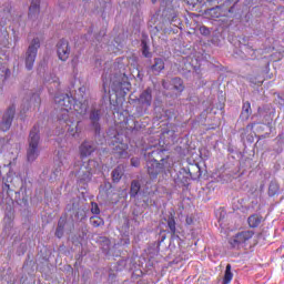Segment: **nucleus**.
<instances>
[{
  "label": "nucleus",
  "instance_id": "nucleus-1",
  "mask_svg": "<svg viewBox=\"0 0 284 284\" xmlns=\"http://www.w3.org/2000/svg\"><path fill=\"white\" fill-rule=\"evenodd\" d=\"M54 101L60 109L58 121L68 125V134L70 136H79V134H81L79 121L74 123L71 119H74L77 114H80L81 116L85 115L88 112V105L77 102V100L69 94L55 95Z\"/></svg>",
  "mask_w": 284,
  "mask_h": 284
},
{
  "label": "nucleus",
  "instance_id": "nucleus-2",
  "mask_svg": "<svg viewBox=\"0 0 284 284\" xmlns=\"http://www.w3.org/2000/svg\"><path fill=\"white\" fill-rule=\"evenodd\" d=\"M39 125L36 124L31 129L29 133L28 143L29 146L27 149V160L32 163V161H37L39 159V154L41 151L39 150V143H41V133Z\"/></svg>",
  "mask_w": 284,
  "mask_h": 284
},
{
  "label": "nucleus",
  "instance_id": "nucleus-3",
  "mask_svg": "<svg viewBox=\"0 0 284 284\" xmlns=\"http://www.w3.org/2000/svg\"><path fill=\"white\" fill-rule=\"evenodd\" d=\"M235 3H239V0H226V4L210 9L209 14L212 17V19H221V17H227V14L232 12Z\"/></svg>",
  "mask_w": 284,
  "mask_h": 284
},
{
  "label": "nucleus",
  "instance_id": "nucleus-4",
  "mask_svg": "<svg viewBox=\"0 0 284 284\" xmlns=\"http://www.w3.org/2000/svg\"><path fill=\"white\" fill-rule=\"evenodd\" d=\"M91 165H92V161L83 162L80 165V169L77 172L79 185H88V183L92 181V174H94V171L92 170Z\"/></svg>",
  "mask_w": 284,
  "mask_h": 284
},
{
  "label": "nucleus",
  "instance_id": "nucleus-5",
  "mask_svg": "<svg viewBox=\"0 0 284 284\" xmlns=\"http://www.w3.org/2000/svg\"><path fill=\"white\" fill-rule=\"evenodd\" d=\"M39 48H41V41L39 40V38H34L27 50V55H26L27 70H32V68H34V61H37V52H39Z\"/></svg>",
  "mask_w": 284,
  "mask_h": 284
},
{
  "label": "nucleus",
  "instance_id": "nucleus-6",
  "mask_svg": "<svg viewBox=\"0 0 284 284\" xmlns=\"http://www.w3.org/2000/svg\"><path fill=\"white\" fill-rule=\"evenodd\" d=\"M120 136L121 135L118 134L113 138L112 153L115 154L118 159H124V156H128V144L123 143Z\"/></svg>",
  "mask_w": 284,
  "mask_h": 284
},
{
  "label": "nucleus",
  "instance_id": "nucleus-7",
  "mask_svg": "<svg viewBox=\"0 0 284 284\" xmlns=\"http://www.w3.org/2000/svg\"><path fill=\"white\" fill-rule=\"evenodd\" d=\"M171 165L158 161H146V170L151 179H156L163 170H170Z\"/></svg>",
  "mask_w": 284,
  "mask_h": 284
},
{
  "label": "nucleus",
  "instance_id": "nucleus-8",
  "mask_svg": "<svg viewBox=\"0 0 284 284\" xmlns=\"http://www.w3.org/2000/svg\"><path fill=\"white\" fill-rule=\"evenodd\" d=\"M252 236H254L253 231H242L235 234V236H233L229 243L231 247L239 248L241 245H243V243H247Z\"/></svg>",
  "mask_w": 284,
  "mask_h": 284
},
{
  "label": "nucleus",
  "instance_id": "nucleus-9",
  "mask_svg": "<svg viewBox=\"0 0 284 284\" xmlns=\"http://www.w3.org/2000/svg\"><path fill=\"white\" fill-rule=\"evenodd\" d=\"M163 154H165V150L161 149L159 146H154L153 150L151 152H148L144 154V158L146 159V161H156L159 163H164L168 164V159H170V156H163Z\"/></svg>",
  "mask_w": 284,
  "mask_h": 284
},
{
  "label": "nucleus",
  "instance_id": "nucleus-10",
  "mask_svg": "<svg viewBox=\"0 0 284 284\" xmlns=\"http://www.w3.org/2000/svg\"><path fill=\"white\" fill-rule=\"evenodd\" d=\"M16 108L14 105H11L7 112L4 113L3 118H2V122L0 123V130L2 132H8V130H10L11 125H12V121L14 119V112H16Z\"/></svg>",
  "mask_w": 284,
  "mask_h": 284
},
{
  "label": "nucleus",
  "instance_id": "nucleus-11",
  "mask_svg": "<svg viewBox=\"0 0 284 284\" xmlns=\"http://www.w3.org/2000/svg\"><path fill=\"white\" fill-rule=\"evenodd\" d=\"M57 48L60 61L70 59V42H68V40H60L57 44Z\"/></svg>",
  "mask_w": 284,
  "mask_h": 284
},
{
  "label": "nucleus",
  "instance_id": "nucleus-12",
  "mask_svg": "<svg viewBox=\"0 0 284 284\" xmlns=\"http://www.w3.org/2000/svg\"><path fill=\"white\" fill-rule=\"evenodd\" d=\"M89 119L93 130L95 131V134H101V123H99V121H101V110H91Z\"/></svg>",
  "mask_w": 284,
  "mask_h": 284
},
{
  "label": "nucleus",
  "instance_id": "nucleus-13",
  "mask_svg": "<svg viewBox=\"0 0 284 284\" xmlns=\"http://www.w3.org/2000/svg\"><path fill=\"white\" fill-rule=\"evenodd\" d=\"M260 116H263L265 123H272L274 115L276 114V109L272 105H264L257 110Z\"/></svg>",
  "mask_w": 284,
  "mask_h": 284
},
{
  "label": "nucleus",
  "instance_id": "nucleus-14",
  "mask_svg": "<svg viewBox=\"0 0 284 284\" xmlns=\"http://www.w3.org/2000/svg\"><path fill=\"white\" fill-rule=\"evenodd\" d=\"M139 103L142 105H145V108H150V105H152V89L151 88H148L140 94Z\"/></svg>",
  "mask_w": 284,
  "mask_h": 284
},
{
  "label": "nucleus",
  "instance_id": "nucleus-15",
  "mask_svg": "<svg viewBox=\"0 0 284 284\" xmlns=\"http://www.w3.org/2000/svg\"><path fill=\"white\" fill-rule=\"evenodd\" d=\"M265 219H263V215L258 213H254L247 217L248 227L255 230V227H258L261 223H263Z\"/></svg>",
  "mask_w": 284,
  "mask_h": 284
},
{
  "label": "nucleus",
  "instance_id": "nucleus-16",
  "mask_svg": "<svg viewBox=\"0 0 284 284\" xmlns=\"http://www.w3.org/2000/svg\"><path fill=\"white\" fill-rule=\"evenodd\" d=\"M152 72H155V74H161L163 70H165V61L161 58H155L154 63L151 65Z\"/></svg>",
  "mask_w": 284,
  "mask_h": 284
},
{
  "label": "nucleus",
  "instance_id": "nucleus-17",
  "mask_svg": "<svg viewBox=\"0 0 284 284\" xmlns=\"http://www.w3.org/2000/svg\"><path fill=\"white\" fill-rule=\"evenodd\" d=\"M250 116H252V104L250 103V101H246L242 105V112L240 118L242 119V121H247Z\"/></svg>",
  "mask_w": 284,
  "mask_h": 284
},
{
  "label": "nucleus",
  "instance_id": "nucleus-18",
  "mask_svg": "<svg viewBox=\"0 0 284 284\" xmlns=\"http://www.w3.org/2000/svg\"><path fill=\"white\" fill-rule=\"evenodd\" d=\"M94 146L90 144V142H83L80 145V155L82 156V159L85 156H90L92 152H94Z\"/></svg>",
  "mask_w": 284,
  "mask_h": 284
},
{
  "label": "nucleus",
  "instance_id": "nucleus-19",
  "mask_svg": "<svg viewBox=\"0 0 284 284\" xmlns=\"http://www.w3.org/2000/svg\"><path fill=\"white\" fill-rule=\"evenodd\" d=\"M124 168L123 165H118L113 171H112V181L113 183H119L121 179H123L124 174Z\"/></svg>",
  "mask_w": 284,
  "mask_h": 284
},
{
  "label": "nucleus",
  "instance_id": "nucleus-20",
  "mask_svg": "<svg viewBox=\"0 0 284 284\" xmlns=\"http://www.w3.org/2000/svg\"><path fill=\"white\" fill-rule=\"evenodd\" d=\"M171 84L173 85V90L179 94L185 90V84H183V80L181 78H173L171 80Z\"/></svg>",
  "mask_w": 284,
  "mask_h": 284
},
{
  "label": "nucleus",
  "instance_id": "nucleus-21",
  "mask_svg": "<svg viewBox=\"0 0 284 284\" xmlns=\"http://www.w3.org/2000/svg\"><path fill=\"white\" fill-rule=\"evenodd\" d=\"M141 192V182L139 180H133L131 182L130 196L131 199H135Z\"/></svg>",
  "mask_w": 284,
  "mask_h": 284
},
{
  "label": "nucleus",
  "instance_id": "nucleus-22",
  "mask_svg": "<svg viewBox=\"0 0 284 284\" xmlns=\"http://www.w3.org/2000/svg\"><path fill=\"white\" fill-rule=\"evenodd\" d=\"M187 173L191 179H199L201 176V166L199 164H190L187 168Z\"/></svg>",
  "mask_w": 284,
  "mask_h": 284
},
{
  "label": "nucleus",
  "instance_id": "nucleus-23",
  "mask_svg": "<svg viewBox=\"0 0 284 284\" xmlns=\"http://www.w3.org/2000/svg\"><path fill=\"white\" fill-rule=\"evenodd\" d=\"M41 0H31V6L29 7V17L32 14H39Z\"/></svg>",
  "mask_w": 284,
  "mask_h": 284
},
{
  "label": "nucleus",
  "instance_id": "nucleus-24",
  "mask_svg": "<svg viewBox=\"0 0 284 284\" xmlns=\"http://www.w3.org/2000/svg\"><path fill=\"white\" fill-rule=\"evenodd\" d=\"M232 278H234V274H232V265L227 264L224 273L223 284L232 283Z\"/></svg>",
  "mask_w": 284,
  "mask_h": 284
},
{
  "label": "nucleus",
  "instance_id": "nucleus-25",
  "mask_svg": "<svg viewBox=\"0 0 284 284\" xmlns=\"http://www.w3.org/2000/svg\"><path fill=\"white\" fill-rule=\"evenodd\" d=\"M280 190L281 186L275 181H272L268 185V196H276Z\"/></svg>",
  "mask_w": 284,
  "mask_h": 284
},
{
  "label": "nucleus",
  "instance_id": "nucleus-26",
  "mask_svg": "<svg viewBox=\"0 0 284 284\" xmlns=\"http://www.w3.org/2000/svg\"><path fill=\"white\" fill-rule=\"evenodd\" d=\"M90 223L94 227H102V225H105V221H103V219L101 216H92L90 219Z\"/></svg>",
  "mask_w": 284,
  "mask_h": 284
},
{
  "label": "nucleus",
  "instance_id": "nucleus-27",
  "mask_svg": "<svg viewBox=\"0 0 284 284\" xmlns=\"http://www.w3.org/2000/svg\"><path fill=\"white\" fill-rule=\"evenodd\" d=\"M168 226L172 234H176V221H174V217H169Z\"/></svg>",
  "mask_w": 284,
  "mask_h": 284
},
{
  "label": "nucleus",
  "instance_id": "nucleus-28",
  "mask_svg": "<svg viewBox=\"0 0 284 284\" xmlns=\"http://www.w3.org/2000/svg\"><path fill=\"white\" fill-rule=\"evenodd\" d=\"M164 114L169 121H172V119L176 118V112H174V109L166 110Z\"/></svg>",
  "mask_w": 284,
  "mask_h": 284
},
{
  "label": "nucleus",
  "instance_id": "nucleus-29",
  "mask_svg": "<svg viewBox=\"0 0 284 284\" xmlns=\"http://www.w3.org/2000/svg\"><path fill=\"white\" fill-rule=\"evenodd\" d=\"M91 212L92 214H101V209H99V204H97L95 202H91Z\"/></svg>",
  "mask_w": 284,
  "mask_h": 284
},
{
  "label": "nucleus",
  "instance_id": "nucleus-30",
  "mask_svg": "<svg viewBox=\"0 0 284 284\" xmlns=\"http://www.w3.org/2000/svg\"><path fill=\"white\" fill-rule=\"evenodd\" d=\"M142 54L144 57H150V48L145 41H142Z\"/></svg>",
  "mask_w": 284,
  "mask_h": 284
},
{
  "label": "nucleus",
  "instance_id": "nucleus-31",
  "mask_svg": "<svg viewBox=\"0 0 284 284\" xmlns=\"http://www.w3.org/2000/svg\"><path fill=\"white\" fill-rule=\"evenodd\" d=\"M55 236L61 239L63 236V226L61 225V221L58 223V227L55 230Z\"/></svg>",
  "mask_w": 284,
  "mask_h": 284
},
{
  "label": "nucleus",
  "instance_id": "nucleus-32",
  "mask_svg": "<svg viewBox=\"0 0 284 284\" xmlns=\"http://www.w3.org/2000/svg\"><path fill=\"white\" fill-rule=\"evenodd\" d=\"M49 83H53L54 88H59L61 83L59 82V78L57 75L51 77V79L48 80Z\"/></svg>",
  "mask_w": 284,
  "mask_h": 284
},
{
  "label": "nucleus",
  "instance_id": "nucleus-33",
  "mask_svg": "<svg viewBox=\"0 0 284 284\" xmlns=\"http://www.w3.org/2000/svg\"><path fill=\"white\" fill-rule=\"evenodd\" d=\"M200 32L204 36V37H210L211 34V31L207 27L203 26V27H200Z\"/></svg>",
  "mask_w": 284,
  "mask_h": 284
},
{
  "label": "nucleus",
  "instance_id": "nucleus-34",
  "mask_svg": "<svg viewBox=\"0 0 284 284\" xmlns=\"http://www.w3.org/2000/svg\"><path fill=\"white\" fill-rule=\"evenodd\" d=\"M131 165L133 168H139V165H141V160L139 158H132L131 159Z\"/></svg>",
  "mask_w": 284,
  "mask_h": 284
},
{
  "label": "nucleus",
  "instance_id": "nucleus-35",
  "mask_svg": "<svg viewBox=\"0 0 284 284\" xmlns=\"http://www.w3.org/2000/svg\"><path fill=\"white\" fill-rule=\"evenodd\" d=\"M102 81H103V90L104 92H108V78L105 74L102 75Z\"/></svg>",
  "mask_w": 284,
  "mask_h": 284
},
{
  "label": "nucleus",
  "instance_id": "nucleus-36",
  "mask_svg": "<svg viewBox=\"0 0 284 284\" xmlns=\"http://www.w3.org/2000/svg\"><path fill=\"white\" fill-rule=\"evenodd\" d=\"M185 221L187 225H192L194 223V219H192V216H186Z\"/></svg>",
  "mask_w": 284,
  "mask_h": 284
},
{
  "label": "nucleus",
  "instance_id": "nucleus-37",
  "mask_svg": "<svg viewBox=\"0 0 284 284\" xmlns=\"http://www.w3.org/2000/svg\"><path fill=\"white\" fill-rule=\"evenodd\" d=\"M256 125V122H253L246 126V130H254V126Z\"/></svg>",
  "mask_w": 284,
  "mask_h": 284
},
{
  "label": "nucleus",
  "instance_id": "nucleus-38",
  "mask_svg": "<svg viewBox=\"0 0 284 284\" xmlns=\"http://www.w3.org/2000/svg\"><path fill=\"white\" fill-rule=\"evenodd\" d=\"M162 85H163V88L168 89V82L163 81Z\"/></svg>",
  "mask_w": 284,
  "mask_h": 284
},
{
  "label": "nucleus",
  "instance_id": "nucleus-39",
  "mask_svg": "<svg viewBox=\"0 0 284 284\" xmlns=\"http://www.w3.org/2000/svg\"><path fill=\"white\" fill-rule=\"evenodd\" d=\"M152 3H156V0H152Z\"/></svg>",
  "mask_w": 284,
  "mask_h": 284
}]
</instances>
